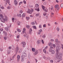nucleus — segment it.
Here are the masks:
<instances>
[{
	"mask_svg": "<svg viewBox=\"0 0 63 63\" xmlns=\"http://www.w3.org/2000/svg\"><path fill=\"white\" fill-rule=\"evenodd\" d=\"M56 57V58L57 59H61L62 60V53H57Z\"/></svg>",
	"mask_w": 63,
	"mask_h": 63,
	"instance_id": "obj_1",
	"label": "nucleus"
},
{
	"mask_svg": "<svg viewBox=\"0 0 63 63\" xmlns=\"http://www.w3.org/2000/svg\"><path fill=\"white\" fill-rule=\"evenodd\" d=\"M2 19L4 21H3L2 20H1V21L3 23H5V21H7L8 20V18L6 15H4L3 18H2Z\"/></svg>",
	"mask_w": 63,
	"mask_h": 63,
	"instance_id": "obj_2",
	"label": "nucleus"
},
{
	"mask_svg": "<svg viewBox=\"0 0 63 63\" xmlns=\"http://www.w3.org/2000/svg\"><path fill=\"white\" fill-rule=\"evenodd\" d=\"M60 49H61V47H60V46H57L56 51H59V50H60Z\"/></svg>",
	"mask_w": 63,
	"mask_h": 63,
	"instance_id": "obj_3",
	"label": "nucleus"
},
{
	"mask_svg": "<svg viewBox=\"0 0 63 63\" xmlns=\"http://www.w3.org/2000/svg\"><path fill=\"white\" fill-rule=\"evenodd\" d=\"M21 62H23L24 61V59L25 58L26 59V58H25L24 56H23V55L21 56Z\"/></svg>",
	"mask_w": 63,
	"mask_h": 63,
	"instance_id": "obj_4",
	"label": "nucleus"
},
{
	"mask_svg": "<svg viewBox=\"0 0 63 63\" xmlns=\"http://www.w3.org/2000/svg\"><path fill=\"white\" fill-rule=\"evenodd\" d=\"M22 56H24V57H25L27 56L26 53H25L24 52H23L22 53Z\"/></svg>",
	"mask_w": 63,
	"mask_h": 63,
	"instance_id": "obj_5",
	"label": "nucleus"
},
{
	"mask_svg": "<svg viewBox=\"0 0 63 63\" xmlns=\"http://www.w3.org/2000/svg\"><path fill=\"white\" fill-rule=\"evenodd\" d=\"M39 53V51H38V50H36L34 52V55H36L37 54H38Z\"/></svg>",
	"mask_w": 63,
	"mask_h": 63,
	"instance_id": "obj_6",
	"label": "nucleus"
},
{
	"mask_svg": "<svg viewBox=\"0 0 63 63\" xmlns=\"http://www.w3.org/2000/svg\"><path fill=\"white\" fill-rule=\"evenodd\" d=\"M5 30H6V31H8L10 29V27L8 26L5 28Z\"/></svg>",
	"mask_w": 63,
	"mask_h": 63,
	"instance_id": "obj_7",
	"label": "nucleus"
},
{
	"mask_svg": "<svg viewBox=\"0 0 63 63\" xmlns=\"http://www.w3.org/2000/svg\"><path fill=\"white\" fill-rule=\"evenodd\" d=\"M18 50H19V48L17 47L15 49V51L16 52V53L17 52H18Z\"/></svg>",
	"mask_w": 63,
	"mask_h": 63,
	"instance_id": "obj_8",
	"label": "nucleus"
},
{
	"mask_svg": "<svg viewBox=\"0 0 63 63\" xmlns=\"http://www.w3.org/2000/svg\"><path fill=\"white\" fill-rule=\"evenodd\" d=\"M17 61H19V60L20 59V56L19 55H18L17 56Z\"/></svg>",
	"mask_w": 63,
	"mask_h": 63,
	"instance_id": "obj_9",
	"label": "nucleus"
},
{
	"mask_svg": "<svg viewBox=\"0 0 63 63\" xmlns=\"http://www.w3.org/2000/svg\"><path fill=\"white\" fill-rule=\"evenodd\" d=\"M23 35L24 37H26L27 36V32H26L23 33Z\"/></svg>",
	"mask_w": 63,
	"mask_h": 63,
	"instance_id": "obj_10",
	"label": "nucleus"
},
{
	"mask_svg": "<svg viewBox=\"0 0 63 63\" xmlns=\"http://www.w3.org/2000/svg\"><path fill=\"white\" fill-rule=\"evenodd\" d=\"M14 3L15 5L16 6L17 5L18 2H17V1H16V0H15L14 1Z\"/></svg>",
	"mask_w": 63,
	"mask_h": 63,
	"instance_id": "obj_11",
	"label": "nucleus"
},
{
	"mask_svg": "<svg viewBox=\"0 0 63 63\" xmlns=\"http://www.w3.org/2000/svg\"><path fill=\"white\" fill-rule=\"evenodd\" d=\"M50 48L49 49V51L50 52H52V51L53 50H52V49H53V48L52 47H50Z\"/></svg>",
	"mask_w": 63,
	"mask_h": 63,
	"instance_id": "obj_12",
	"label": "nucleus"
},
{
	"mask_svg": "<svg viewBox=\"0 0 63 63\" xmlns=\"http://www.w3.org/2000/svg\"><path fill=\"white\" fill-rule=\"evenodd\" d=\"M27 13H29V14H32V12H31V10L29 9H28V11H27Z\"/></svg>",
	"mask_w": 63,
	"mask_h": 63,
	"instance_id": "obj_13",
	"label": "nucleus"
},
{
	"mask_svg": "<svg viewBox=\"0 0 63 63\" xmlns=\"http://www.w3.org/2000/svg\"><path fill=\"white\" fill-rule=\"evenodd\" d=\"M22 45H23V47H25V46L26 45V44H25V43L24 42H22Z\"/></svg>",
	"mask_w": 63,
	"mask_h": 63,
	"instance_id": "obj_14",
	"label": "nucleus"
},
{
	"mask_svg": "<svg viewBox=\"0 0 63 63\" xmlns=\"http://www.w3.org/2000/svg\"><path fill=\"white\" fill-rule=\"evenodd\" d=\"M7 52L8 54H10V49L8 50L7 51Z\"/></svg>",
	"mask_w": 63,
	"mask_h": 63,
	"instance_id": "obj_15",
	"label": "nucleus"
},
{
	"mask_svg": "<svg viewBox=\"0 0 63 63\" xmlns=\"http://www.w3.org/2000/svg\"><path fill=\"white\" fill-rule=\"evenodd\" d=\"M48 45L50 47H51L52 46V45L51 44V43H48Z\"/></svg>",
	"mask_w": 63,
	"mask_h": 63,
	"instance_id": "obj_16",
	"label": "nucleus"
},
{
	"mask_svg": "<svg viewBox=\"0 0 63 63\" xmlns=\"http://www.w3.org/2000/svg\"><path fill=\"white\" fill-rule=\"evenodd\" d=\"M22 17H24L25 16V14L24 13H23L22 16Z\"/></svg>",
	"mask_w": 63,
	"mask_h": 63,
	"instance_id": "obj_17",
	"label": "nucleus"
},
{
	"mask_svg": "<svg viewBox=\"0 0 63 63\" xmlns=\"http://www.w3.org/2000/svg\"><path fill=\"white\" fill-rule=\"evenodd\" d=\"M26 30L25 29V28H24L23 29V33H24V32H26L25 31Z\"/></svg>",
	"mask_w": 63,
	"mask_h": 63,
	"instance_id": "obj_18",
	"label": "nucleus"
},
{
	"mask_svg": "<svg viewBox=\"0 0 63 63\" xmlns=\"http://www.w3.org/2000/svg\"><path fill=\"white\" fill-rule=\"evenodd\" d=\"M32 51L33 52H34L35 51V48H32Z\"/></svg>",
	"mask_w": 63,
	"mask_h": 63,
	"instance_id": "obj_19",
	"label": "nucleus"
},
{
	"mask_svg": "<svg viewBox=\"0 0 63 63\" xmlns=\"http://www.w3.org/2000/svg\"><path fill=\"white\" fill-rule=\"evenodd\" d=\"M59 7V5L57 4H56L55 6V8H57L58 7Z\"/></svg>",
	"mask_w": 63,
	"mask_h": 63,
	"instance_id": "obj_20",
	"label": "nucleus"
},
{
	"mask_svg": "<svg viewBox=\"0 0 63 63\" xmlns=\"http://www.w3.org/2000/svg\"><path fill=\"white\" fill-rule=\"evenodd\" d=\"M14 20H15V18L14 17L12 18V22H14Z\"/></svg>",
	"mask_w": 63,
	"mask_h": 63,
	"instance_id": "obj_21",
	"label": "nucleus"
},
{
	"mask_svg": "<svg viewBox=\"0 0 63 63\" xmlns=\"http://www.w3.org/2000/svg\"><path fill=\"white\" fill-rule=\"evenodd\" d=\"M52 54H54L55 53V51L54 50H53L51 52Z\"/></svg>",
	"mask_w": 63,
	"mask_h": 63,
	"instance_id": "obj_22",
	"label": "nucleus"
},
{
	"mask_svg": "<svg viewBox=\"0 0 63 63\" xmlns=\"http://www.w3.org/2000/svg\"><path fill=\"white\" fill-rule=\"evenodd\" d=\"M40 41L39 40H38L37 41V44H39L40 43Z\"/></svg>",
	"mask_w": 63,
	"mask_h": 63,
	"instance_id": "obj_23",
	"label": "nucleus"
},
{
	"mask_svg": "<svg viewBox=\"0 0 63 63\" xmlns=\"http://www.w3.org/2000/svg\"><path fill=\"white\" fill-rule=\"evenodd\" d=\"M26 27L28 29H29L30 28V26L29 25H27L26 26Z\"/></svg>",
	"mask_w": 63,
	"mask_h": 63,
	"instance_id": "obj_24",
	"label": "nucleus"
},
{
	"mask_svg": "<svg viewBox=\"0 0 63 63\" xmlns=\"http://www.w3.org/2000/svg\"><path fill=\"white\" fill-rule=\"evenodd\" d=\"M32 27L34 29H37V28H36V27L35 26H33Z\"/></svg>",
	"mask_w": 63,
	"mask_h": 63,
	"instance_id": "obj_25",
	"label": "nucleus"
},
{
	"mask_svg": "<svg viewBox=\"0 0 63 63\" xmlns=\"http://www.w3.org/2000/svg\"><path fill=\"white\" fill-rule=\"evenodd\" d=\"M26 19L27 20H28L29 19H30V18H29V17H26Z\"/></svg>",
	"mask_w": 63,
	"mask_h": 63,
	"instance_id": "obj_26",
	"label": "nucleus"
},
{
	"mask_svg": "<svg viewBox=\"0 0 63 63\" xmlns=\"http://www.w3.org/2000/svg\"><path fill=\"white\" fill-rule=\"evenodd\" d=\"M55 42H56V43H58V39H56L55 40Z\"/></svg>",
	"mask_w": 63,
	"mask_h": 63,
	"instance_id": "obj_27",
	"label": "nucleus"
},
{
	"mask_svg": "<svg viewBox=\"0 0 63 63\" xmlns=\"http://www.w3.org/2000/svg\"><path fill=\"white\" fill-rule=\"evenodd\" d=\"M42 38H46V35H45V34H44L43 35Z\"/></svg>",
	"mask_w": 63,
	"mask_h": 63,
	"instance_id": "obj_28",
	"label": "nucleus"
},
{
	"mask_svg": "<svg viewBox=\"0 0 63 63\" xmlns=\"http://www.w3.org/2000/svg\"><path fill=\"white\" fill-rule=\"evenodd\" d=\"M17 30L18 32H21V31L19 29H17Z\"/></svg>",
	"mask_w": 63,
	"mask_h": 63,
	"instance_id": "obj_29",
	"label": "nucleus"
},
{
	"mask_svg": "<svg viewBox=\"0 0 63 63\" xmlns=\"http://www.w3.org/2000/svg\"><path fill=\"white\" fill-rule=\"evenodd\" d=\"M26 37L27 39H29V35H27V36H26Z\"/></svg>",
	"mask_w": 63,
	"mask_h": 63,
	"instance_id": "obj_30",
	"label": "nucleus"
},
{
	"mask_svg": "<svg viewBox=\"0 0 63 63\" xmlns=\"http://www.w3.org/2000/svg\"><path fill=\"white\" fill-rule=\"evenodd\" d=\"M36 7H39V4H36L35 5Z\"/></svg>",
	"mask_w": 63,
	"mask_h": 63,
	"instance_id": "obj_31",
	"label": "nucleus"
},
{
	"mask_svg": "<svg viewBox=\"0 0 63 63\" xmlns=\"http://www.w3.org/2000/svg\"><path fill=\"white\" fill-rule=\"evenodd\" d=\"M0 16L1 17V18H3L4 16H3V15L1 14H0Z\"/></svg>",
	"mask_w": 63,
	"mask_h": 63,
	"instance_id": "obj_32",
	"label": "nucleus"
},
{
	"mask_svg": "<svg viewBox=\"0 0 63 63\" xmlns=\"http://www.w3.org/2000/svg\"><path fill=\"white\" fill-rule=\"evenodd\" d=\"M6 0L7 2L9 4V3H10V0Z\"/></svg>",
	"mask_w": 63,
	"mask_h": 63,
	"instance_id": "obj_33",
	"label": "nucleus"
},
{
	"mask_svg": "<svg viewBox=\"0 0 63 63\" xmlns=\"http://www.w3.org/2000/svg\"><path fill=\"white\" fill-rule=\"evenodd\" d=\"M39 15H40V13L36 14V16H39Z\"/></svg>",
	"mask_w": 63,
	"mask_h": 63,
	"instance_id": "obj_34",
	"label": "nucleus"
},
{
	"mask_svg": "<svg viewBox=\"0 0 63 63\" xmlns=\"http://www.w3.org/2000/svg\"><path fill=\"white\" fill-rule=\"evenodd\" d=\"M43 58L45 60H47V57H46L45 56H44Z\"/></svg>",
	"mask_w": 63,
	"mask_h": 63,
	"instance_id": "obj_35",
	"label": "nucleus"
},
{
	"mask_svg": "<svg viewBox=\"0 0 63 63\" xmlns=\"http://www.w3.org/2000/svg\"><path fill=\"white\" fill-rule=\"evenodd\" d=\"M42 8L43 10H45L44 8H45V6H44L43 5H42Z\"/></svg>",
	"mask_w": 63,
	"mask_h": 63,
	"instance_id": "obj_36",
	"label": "nucleus"
},
{
	"mask_svg": "<svg viewBox=\"0 0 63 63\" xmlns=\"http://www.w3.org/2000/svg\"><path fill=\"white\" fill-rule=\"evenodd\" d=\"M35 10L37 11H38V12H39V11H40V9L39 8H38L37 9H36Z\"/></svg>",
	"mask_w": 63,
	"mask_h": 63,
	"instance_id": "obj_37",
	"label": "nucleus"
},
{
	"mask_svg": "<svg viewBox=\"0 0 63 63\" xmlns=\"http://www.w3.org/2000/svg\"><path fill=\"white\" fill-rule=\"evenodd\" d=\"M61 48H62V49H63V44H61Z\"/></svg>",
	"mask_w": 63,
	"mask_h": 63,
	"instance_id": "obj_38",
	"label": "nucleus"
},
{
	"mask_svg": "<svg viewBox=\"0 0 63 63\" xmlns=\"http://www.w3.org/2000/svg\"><path fill=\"white\" fill-rule=\"evenodd\" d=\"M57 30L58 31H59V28L58 27H57Z\"/></svg>",
	"mask_w": 63,
	"mask_h": 63,
	"instance_id": "obj_39",
	"label": "nucleus"
},
{
	"mask_svg": "<svg viewBox=\"0 0 63 63\" xmlns=\"http://www.w3.org/2000/svg\"><path fill=\"white\" fill-rule=\"evenodd\" d=\"M7 8L8 9H11V7L10 6H8Z\"/></svg>",
	"mask_w": 63,
	"mask_h": 63,
	"instance_id": "obj_40",
	"label": "nucleus"
},
{
	"mask_svg": "<svg viewBox=\"0 0 63 63\" xmlns=\"http://www.w3.org/2000/svg\"><path fill=\"white\" fill-rule=\"evenodd\" d=\"M19 12L21 14H22V13H23V11L21 10Z\"/></svg>",
	"mask_w": 63,
	"mask_h": 63,
	"instance_id": "obj_41",
	"label": "nucleus"
},
{
	"mask_svg": "<svg viewBox=\"0 0 63 63\" xmlns=\"http://www.w3.org/2000/svg\"><path fill=\"white\" fill-rule=\"evenodd\" d=\"M42 27V26L41 24L39 25V28H41Z\"/></svg>",
	"mask_w": 63,
	"mask_h": 63,
	"instance_id": "obj_42",
	"label": "nucleus"
},
{
	"mask_svg": "<svg viewBox=\"0 0 63 63\" xmlns=\"http://www.w3.org/2000/svg\"><path fill=\"white\" fill-rule=\"evenodd\" d=\"M61 7L62 8H63V4L62 3L61 4Z\"/></svg>",
	"mask_w": 63,
	"mask_h": 63,
	"instance_id": "obj_43",
	"label": "nucleus"
},
{
	"mask_svg": "<svg viewBox=\"0 0 63 63\" xmlns=\"http://www.w3.org/2000/svg\"><path fill=\"white\" fill-rule=\"evenodd\" d=\"M43 51L45 53H46V50L44 49V50H43Z\"/></svg>",
	"mask_w": 63,
	"mask_h": 63,
	"instance_id": "obj_44",
	"label": "nucleus"
},
{
	"mask_svg": "<svg viewBox=\"0 0 63 63\" xmlns=\"http://www.w3.org/2000/svg\"><path fill=\"white\" fill-rule=\"evenodd\" d=\"M0 8H1V9H5L4 7L3 6H1Z\"/></svg>",
	"mask_w": 63,
	"mask_h": 63,
	"instance_id": "obj_45",
	"label": "nucleus"
},
{
	"mask_svg": "<svg viewBox=\"0 0 63 63\" xmlns=\"http://www.w3.org/2000/svg\"><path fill=\"white\" fill-rule=\"evenodd\" d=\"M17 23L18 25H20V23L19 22H17Z\"/></svg>",
	"mask_w": 63,
	"mask_h": 63,
	"instance_id": "obj_46",
	"label": "nucleus"
},
{
	"mask_svg": "<svg viewBox=\"0 0 63 63\" xmlns=\"http://www.w3.org/2000/svg\"><path fill=\"white\" fill-rule=\"evenodd\" d=\"M49 58H50L49 57H48L47 58L46 60H49Z\"/></svg>",
	"mask_w": 63,
	"mask_h": 63,
	"instance_id": "obj_47",
	"label": "nucleus"
},
{
	"mask_svg": "<svg viewBox=\"0 0 63 63\" xmlns=\"http://www.w3.org/2000/svg\"><path fill=\"white\" fill-rule=\"evenodd\" d=\"M23 3L24 4H25L26 3V1H25L24 0L23 1Z\"/></svg>",
	"mask_w": 63,
	"mask_h": 63,
	"instance_id": "obj_48",
	"label": "nucleus"
},
{
	"mask_svg": "<svg viewBox=\"0 0 63 63\" xmlns=\"http://www.w3.org/2000/svg\"><path fill=\"white\" fill-rule=\"evenodd\" d=\"M50 62H51V63H53V60H51L50 61Z\"/></svg>",
	"mask_w": 63,
	"mask_h": 63,
	"instance_id": "obj_49",
	"label": "nucleus"
},
{
	"mask_svg": "<svg viewBox=\"0 0 63 63\" xmlns=\"http://www.w3.org/2000/svg\"><path fill=\"white\" fill-rule=\"evenodd\" d=\"M19 37H20V35H18L17 36V38H19Z\"/></svg>",
	"mask_w": 63,
	"mask_h": 63,
	"instance_id": "obj_50",
	"label": "nucleus"
},
{
	"mask_svg": "<svg viewBox=\"0 0 63 63\" xmlns=\"http://www.w3.org/2000/svg\"><path fill=\"white\" fill-rule=\"evenodd\" d=\"M31 23L32 24V25H34L35 24V23L34 22H32Z\"/></svg>",
	"mask_w": 63,
	"mask_h": 63,
	"instance_id": "obj_51",
	"label": "nucleus"
},
{
	"mask_svg": "<svg viewBox=\"0 0 63 63\" xmlns=\"http://www.w3.org/2000/svg\"><path fill=\"white\" fill-rule=\"evenodd\" d=\"M23 3V2H20L19 3V5H20V4H22V3Z\"/></svg>",
	"mask_w": 63,
	"mask_h": 63,
	"instance_id": "obj_52",
	"label": "nucleus"
},
{
	"mask_svg": "<svg viewBox=\"0 0 63 63\" xmlns=\"http://www.w3.org/2000/svg\"><path fill=\"white\" fill-rule=\"evenodd\" d=\"M0 30L1 31H3V28L0 29Z\"/></svg>",
	"mask_w": 63,
	"mask_h": 63,
	"instance_id": "obj_53",
	"label": "nucleus"
},
{
	"mask_svg": "<svg viewBox=\"0 0 63 63\" xmlns=\"http://www.w3.org/2000/svg\"><path fill=\"white\" fill-rule=\"evenodd\" d=\"M4 38L5 40H7V38H6V37H4Z\"/></svg>",
	"mask_w": 63,
	"mask_h": 63,
	"instance_id": "obj_54",
	"label": "nucleus"
},
{
	"mask_svg": "<svg viewBox=\"0 0 63 63\" xmlns=\"http://www.w3.org/2000/svg\"><path fill=\"white\" fill-rule=\"evenodd\" d=\"M42 44H44V40L42 39Z\"/></svg>",
	"mask_w": 63,
	"mask_h": 63,
	"instance_id": "obj_55",
	"label": "nucleus"
},
{
	"mask_svg": "<svg viewBox=\"0 0 63 63\" xmlns=\"http://www.w3.org/2000/svg\"><path fill=\"white\" fill-rule=\"evenodd\" d=\"M33 11H34V10L33 9H31V12H32H32H33Z\"/></svg>",
	"mask_w": 63,
	"mask_h": 63,
	"instance_id": "obj_56",
	"label": "nucleus"
},
{
	"mask_svg": "<svg viewBox=\"0 0 63 63\" xmlns=\"http://www.w3.org/2000/svg\"><path fill=\"white\" fill-rule=\"evenodd\" d=\"M48 47V46H46V47H45V49H47V48Z\"/></svg>",
	"mask_w": 63,
	"mask_h": 63,
	"instance_id": "obj_57",
	"label": "nucleus"
},
{
	"mask_svg": "<svg viewBox=\"0 0 63 63\" xmlns=\"http://www.w3.org/2000/svg\"><path fill=\"white\" fill-rule=\"evenodd\" d=\"M47 15V13H45L43 14V15L44 16H46Z\"/></svg>",
	"mask_w": 63,
	"mask_h": 63,
	"instance_id": "obj_58",
	"label": "nucleus"
},
{
	"mask_svg": "<svg viewBox=\"0 0 63 63\" xmlns=\"http://www.w3.org/2000/svg\"><path fill=\"white\" fill-rule=\"evenodd\" d=\"M29 31L32 32V29H30Z\"/></svg>",
	"mask_w": 63,
	"mask_h": 63,
	"instance_id": "obj_59",
	"label": "nucleus"
},
{
	"mask_svg": "<svg viewBox=\"0 0 63 63\" xmlns=\"http://www.w3.org/2000/svg\"><path fill=\"white\" fill-rule=\"evenodd\" d=\"M53 46L54 47H55V45L53 44Z\"/></svg>",
	"mask_w": 63,
	"mask_h": 63,
	"instance_id": "obj_60",
	"label": "nucleus"
},
{
	"mask_svg": "<svg viewBox=\"0 0 63 63\" xmlns=\"http://www.w3.org/2000/svg\"><path fill=\"white\" fill-rule=\"evenodd\" d=\"M32 33V32H30V31H29V34H30V35L31 34V33Z\"/></svg>",
	"mask_w": 63,
	"mask_h": 63,
	"instance_id": "obj_61",
	"label": "nucleus"
},
{
	"mask_svg": "<svg viewBox=\"0 0 63 63\" xmlns=\"http://www.w3.org/2000/svg\"><path fill=\"white\" fill-rule=\"evenodd\" d=\"M19 16H20V17H21V14H19Z\"/></svg>",
	"mask_w": 63,
	"mask_h": 63,
	"instance_id": "obj_62",
	"label": "nucleus"
},
{
	"mask_svg": "<svg viewBox=\"0 0 63 63\" xmlns=\"http://www.w3.org/2000/svg\"><path fill=\"white\" fill-rule=\"evenodd\" d=\"M56 8L58 10H59V6L58 7Z\"/></svg>",
	"mask_w": 63,
	"mask_h": 63,
	"instance_id": "obj_63",
	"label": "nucleus"
},
{
	"mask_svg": "<svg viewBox=\"0 0 63 63\" xmlns=\"http://www.w3.org/2000/svg\"><path fill=\"white\" fill-rule=\"evenodd\" d=\"M16 54H15L13 57V58H14L15 57V56H16Z\"/></svg>",
	"mask_w": 63,
	"mask_h": 63,
	"instance_id": "obj_64",
	"label": "nucleus"
}]
</instances>
